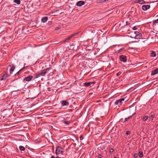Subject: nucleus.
<instances>
[{
    "instance_id": "nucleus-1",
    "label": "nucleus",
    "mask_w": 158,
    "mask_h": 158,
    "mask_svg": "<svg viewBox=\"0 0 158 158\" xmlns=\"http://www.w3.org/2000/svg\"><path fill=\"white\" fill-rule=\"evenodd\" d=\"M129 36L131 38L139 39L142 38V34L138 31H131L129 33Z\"/></svg>"
},
{
    "instance_id": "nucleus-2",
    "label": "nucleus",
    "mask_w": 158,
    "mask_h": 158,
    "mask_svg": "<svg viewBox=\"0 0 158 158\" xmlns=\"http://www.w3.org/2000/svg\"><path fill=\"white\" fill-rule=\"evenodd\" d=\"M52 69L51 68H49L45 69L42 70L39 73L36 74H35V78H37L41 76H45V74L47 73L48 71Z\"/></svg>"
},
{
    "instance_id": "nucleus-3",
    "label": "nucleus",
    "mask_w": 158,
    "mask_h": 158,
    "mask_svg": "<svg viewBox=\"0 0 158 158\" xmlns=\"http://www.w3.org/2000/svg\"><path fill=\"white\" fill-rule=\"evenodd\" d=\"M63 149L60 146L57 147L56 150V154L58 155L60 154H62L63 152Z\"/></svg>"
},
{
    "instance_id": "nucleus-4",
    "label": "nucleus",
    "mask_w": 158,
    "mask_h": 158,
    "mask_svg": "<svg viewBox=\"0 0 158 158\" xmlns=\"http://www.w3.org/2000/svg\"><path fill=\"white\" fill-rule=\"evenodd\" d=\"M120 60L124 62H126L127 61V57L126 56L121 55L119 57Z\"/></svg>"
},
{
    "instance_id": "nucleus-5",
    "label": "nucleus",
    "mask_w": 158,
    "mask_h": 158,
    "mask_svg": "<svg viewBox=\"0 0 158 158\" xmlns=\"http://www.w3.org/2000/svg\"><path fill=\"white\" fill-rule=\"evenodd\" d=\"M9 67H10V74H11L14 70L15 68V65L12 64L11 65H9L7 67V69L9 68Z\"/></svg>"
},
{
    "instance_id": "nucleus-6",
    "label": "nucleus",
    "mask_w": 158,
    "mask_h": 158,
    "mask_svg": "<svg viewBox=\"0 0 158 158\" xmlns=\"http://www.w3.org/2000/svg\"><path fill=\"white\" fill-rule=\"evenodd\" d=\"M60 102L62 106H68L69 105V102L66 100H62Z\"/></svg>"
},
{
    "instance_id": "nucleus-7",
    "label": "nucleus",
    "mask_w": 158,
    "mask_h": 158,
    "mask_svg": "<svg viewBox=\"0 0 158 158\" xmlns=\"http://www.w3.org/2000/svg\"><path fill=\"white\" fill-rule=\"evenodd\" d=\"M33 78V77L31 75H29L27 77H25L24 78L23 80V82L25 81H29L31 80Z\"/></svg>"
},
{
    "instance_id": "nucleus-8",
    "label": "nucleus",
    "mask_w": 158,
    "mask_h": 158,
    "mask_svg": "<svg viewBox=\"0 0 158 158\" xmlns=\"http://www.w3.org/2000/svg\"><path fill=\"white\" fill-rule=\"evenodd\" d=\"M95 83V82H86L84 84V85L86 87L91 86Z\"/></svg>"
},
{
    "instance_id": "nucleus-9",
    "label": "nucleus",
    "mask_w": 158,
    "mask_h": 158,
    "mask_svg": "<svg viewBox=\"0 0 158 158\" xmlns=\"http://www.w3.org/2000/svg\"><path fill=\"white\" fill-rule=\"evenodd\" d=\"M150 6L149 5H144L142 6V9L143 10H146L150 8Z\"/></svg>"
},
{
    "instance_id": "nucleus-10",
    "label": "nucleus",
    "mask_w": 158,
    "mask_h": 158,
    "mask_svg": "<svg viewBox=\"0 0 158 158\" xmlns=\"http://www.w3.org/2000/svg\"><path fill=\"white\" fill-rule=\"evenodd\" d=\"M85 3V2L83 1H79L77 2L76 5L78 6H80L82 5H84Z\"/></svg>"
},
{
    "instance_id": "nucleus-11",
    "label": "nucleus",
    "mask_w": 158,
    "mask_h": 158,
    "mask_svg": "<svg viewBox=\"0 0 158 158\" xmlns=\"http://www.w3.org/2000/svg\"><path fill=\"white\" fill-rule=\"evenodd\" d=\"M158 73V69L157 68L152 72L151 75L152 76H154Z\"/></svg>"
},
{
    "instance_id": "nucleus-12",
    "label": "nucleus",
    "mask_w": 158,
    "mask_h": 158,
    "mask_svg": "<svg viewBox=\"0 0 158 158\" xmlns=\"http://www.w3.org/2000/svg\"><path fill=\"white\" fill-rule=\"evenodd\" d=\"M8 77V75L7 73H6L3 74L2 77L0 79L1 81L4 80L6 79Z\"/></svg>"
},
{
    "instance_id": "nucleus-13",
    "label": "nucleus",
    "mask_w": 158,
    "mask_h": 158,
    "mask_svg": "<svg viewBox=\"0 0 158 158\" xmlns=\"http://www.w3.org/2000/svg\"><path fill=\"white\" fill-rule=\"evenodd\" d=\"M48 18L47 17H43L41 19V21L44 23L46 22L48 20Z\"/></svg>"
},
{
    "instance_id": "nucleus-14",
    "label": "nucleus",
    "mask_w": 158,
    "mask_h": 158,
    "mask_svg": "<svg viewBox=\"0 0 158 158\" xmlns=\"http://www.w3.org/2000/svg\"><path fill=\"white\" fill-rule=\"evenodd\" d=\"M156 56V52L153 51H152L151 53V56L152 57H155Z\"/></svg>"
},
{
    "instance_id": "nucleus-15",
    "label": "nucleus",
    "mask_w": 158,
    "mask_h": 158,
    "mask_svg": "<svg viewBox=\"0 0 158 158\" xmlns=\"http://www.w3.org/2000/svg\"><path fill=\"white\" fill-rule=\"evenodd\" d=\"M132 115L128 117L127 118H125V120L124 121V122H126V121H128L129 119H131L132 118Z\"/></svg>"
},
{
    "instance_id": "nucleus-16",
    "label": "nucleus",
    "mask_w": 158,
    "mask_h": 158,
    "mask_svg": "<svg viewBox=\"0 0 158 158\" xmlns=\"http://www.w3.org/2000/svg\"><path fill=\"white\" fill-rule=\"evenodd\" d=\"M62 122L64 124L67 125H69L71 123L70 121H66L65 120L62 121Z\"/></svg>"
},
{
    "instance_id": "nucleus-17",
    "label": "nucleus",
    "mask_w": 158,
    "mask_h": 158,
    "mask_svg": "<svg viewBox=\"0 0 158 158\" xmlns=\"http://www.w3.org/2000/svg\"><path fill=\"white\" fill-rule=\"evenodd\" d=\"M26 65V64H24V66L18 72L19 73H20L24 69H26V68H27L28 66H25Z\"/></svg>"
},
{
    "instance_id": "nucleus-18",
    "label": "nucleus",
    "mask_w": 158,
    "mask_h": 158,
    "mask_svg": "<svg viewBox=\"0 0 158 158\" xmlns=\"http://www.w3.org/2000/svg\"><path fill=\"white\" fill-rule=\"evenodd\" d=\"M19 149L21 151H24L25 150L24 147L22 146H20L19 147Z\"/></svg>"
},
{
    "instance_id": "nucleus-19",
    "label": "nucleus",
    "mask_w": 158,
    "mask_h": 158,
    "mask_svg": "<svg viewBox=\"0 0 158 158\" xmlns=\"http://www.w3.org/2000/svg\"><path fill=\"white\" fill-rule=\"evenodd\" d=\"M138 155L140 157H142L143 156V153L141 151H140L139 152Z\"/></svg>"
},
{
    "instance_id": "nucleus-20",
    "label": "nucleus",
    "mask_w": 158,
    "mask_h": 158,
    "mask_svg": "<svg viewBox=\"0 0 158 158\" xmlns=\"http://www.w3.org/2000/svg\"><path fill=\"white\" fill-rule=\"evenodd\" d=\"M78 33H79V32H76V33H74L73 34H72L71 35H70L71 36V37L72 38L74 36H77Z\"/></svg>"
},
{
    "instance_id": "nucleus-21",
    "label": "nucleus",
    "mask_w": 158,
    "mask_h": 158,
    "mask_svg": "<svg viewBox=\"0 0 158 158\" xmlns=\"http://www.w3.org/2000/svg\"><path fill=\"white\" fill-rule=\"evenodd\" d=\"M14 2L18 5H19L20 3V0H14Z\"/></svg>"
},
{
    "instance_id": "nucleus-22",
    "label": "nucleus",
    "mask_w": 158,
    "mask_h": 158,
    "mask_svg": "<svg viewBox=\"0 0 158 158\" xmlns=\"http://www.w3.org/2000/svg\"><path fill=\"white\" fill-rule=\"evenodd\" d=\"M148 118V116H146L144 117L143 118V121H145Z\"/></svg>"
},
{
    "instance_id": "nucleus-23",
    "label": "nucleus",
    "mask_w": 158,
    "mask_h": 158,
    "mask_svg": "<svg viewBox=\"0 0 158 158\" xmlns=\"http://www.w3.org/2000/svg\"><path fill=\"white\" fill-rule=\"evenodd\" d=\"M145 3V1L143 0H139V3L141 4H143Z\"/></svg>"
},
{
    "instance_id": "nucleus-24",
    "label": "nucleus",
    "mask_w": 158,
    "mask_h": 158,
    "mask_svg": "<svg viewBox=\"0 0 158 158\" xmlns=\"http://www.w3.org/2000/svg\"><path fill=\"white\" fill-rule=\"evenodd\" d=\"M153 22L154 24L158 23V19L156 20H153Z\"/></svg>"
},
{
    "instance_id": "nucleus-25",
    "label": "nucleus",
    "mask_w": 158,
    "mask_h": 158,
    "mask_svg": "<svg viewBox=\"0 0 158 158\" xmlns=\"http://www.w3.org/2000/svg\"><path fill=\"white\" fill-rule=\"evenodd\" d=\"M119 101H118V100H116L115 103H114V104L116 105H118V103H119Z\"/></svg>"
},
{
    "instance_id": "nucleus-26",
    "label": "nucleus",
    "mask_w": 158,
    "mask_h": 158,
    "mask_svg": "<svg viewBox=\"0 0 158 158\" xmlns=\"http://www.w3.org/2000/svg\"><path fill=\"white\" fill-rule=\"evenodd\" d=\"M138 156V154L137 153H135L134 155V157L135 158L137 157Z\"/></svg>"
},
{
    "instance_id": "nucleus-27",
    "label": "nucleus",
    "mask_w": 158,
    "mask_h": 158,
    "mask_svg": "<svg viewBox=\"0 0 158 158\" xmlns=\"http://www.w3.org/2000/svg\"><path fill=\"white\" fill-rule=\"evenodd\" d=\"M72 37L71 36V35H70L69 36L68 38H66L67 40L69 41V40H70Z\"/></svg>"
},
{
    "instance_id": "nucleus-28",
    "label": "nucleus",
    "mask_w": 158,
    "mask_h": 158,
    "mask_svg": "<svg viewBox=\"0 0 158 158\" xmlns=\"http://www.w3.org/2000/svg\"><path fill=\"white\" fill-rule=\"evenodd\" d=\"M121 72H119L117 73L116 75L117 76H119L121 74Z\"/></svg>"
},
{
    "instance_id": "nucleus-29",
    "label": "nucleus",
    "mask_w": 158,
    "mask_h": 158,
    "mask_svg": "<svg viewBox=\"0 0 158 158\" xmlns=\"http://www.w3.org/2000/svg\"><path fill=\"white\" fill-rule=\"evenodd\" d=\"M114 150L112 148H111L110 150V153L113 152H114Z\"/></svg>"
},
{
    "instance_id": "nucleus-30",
    "label": "nucleus",
    "mask_w": 158,
    "mask_h": 158,
    "mask_svg": "<svg viewBox=\"0 0 158 158\" xmlns=\"http://www.w3.org/2000/svg\"><path fill=\"white\" fill-rule=\"evenodd\" d=\"M130 134V132L129 131H127L126 132V134L127 135H129Z\"/></svg>"
},
{
    "instance_id": "nucleus-31",
    "label": "nucleus",
    "mask_w": 158,
    "mask_h": 158,
    "mask_svg": "<svg viewBox=\"0 0 158 158\" xmlns=\"http://www.w3.org/2000/svg\"><path fill=\"white\" fill-rule=\"evenodd\" d=\"M60 28L59 27H56L55 28L54 30L55 31L58 30L60 29Z\"/></svg>"
},
{
    "instance_id": "nucleus-32",
    "label": "nucleus",
    "mask_w": 158,
    "mask_h": 158,
    "mask_svg": "<svg viewBox=\"0 0 158 158\" xmlns=\"http://www.w3.org/2000/svg\"><path fill=\"white\" fill-rule=\"evenodd\" d=\"M119 122L124 123L125 122H124L123 118H122L119 120Z\"/></svg>"
},
{
    "instance_id": "nucleus-33",
    "label": "nucleus",
    "mask_w": 158,
    "mask_h": 158,
    "mask_svg": "<svg viewBox=\"0 0 158 158\" xmlns=\"http://www.w3.org/2000/svg\"><path fill=\"white\" fill-rule=\"evenodd\" d=\"M132 29L134 30H135L137 29V28L135 26L132 28Z\"/></svg>"
},
{
    "instance_id": "nucleus-34",
    "label": "nucleus",
    "mask_w": 158,
    "mask_h": 158,
    "mask_svg": "<svg viewBox=\"0 0 158 158\" xmlns=\"http://www.w3.org/2000/svg\"><path fill=\"white\" fill-rule=\"evenodd\" d=\"M139 0H136L135 1V3H139Z\"/></svg>"
},
{
    "instance_id": "nucleus-35",
    "label": "nucleus",
    "mask_w": 158,
    "mask_h": 158,
    "mask_svg": "<svg viewBox=\"0 0 158 158\" xmlns=\"http://www.w3.org/2000/svg\"><path fill=\"white\" fill-rule=\"evenodd\" d=\"M98 157L99 158H102V156L101 154H99L98 156Z\"/></svg>"
},
{
    "instance_id": "nucleus-36",
    "label": "nucleus",
    "mask_w": 158,
    "mask_h": 158,
    "mask_svg": "<svg viewBox=\"0 0 158 158\" xmlns=\"http://www.w3.org/2000/svg\"><path fill=\"white\" fill-rule=\"evenodd\" d=\"M119 101V103H120V104L121 105V104L122 103V101H120V99H118Z\"/></svg>"
},
{
    "instance_id": "nucleus-37",
    "label": "nucleus",
    "mask_w": 158,
    "mask_h": 158,
    "mask_svg": "<svg viewBox=\"0 0 158 158\" xmlns=\"http://www.w3.org/2000/svg\"><path fill=\"white\" fill-rule=\"evenodd\" d=\"M120 101H123L124 100V98H122L120 99Z\"/></svg>"
},
{
    "instance_id": "nucleus-38",
    "label": "nucleus",
    "mask_w": 158,
    "mask_h": 158,
    "mask_svg": "<svg viewBox=\"0 0 158 158\" xmlns=\"http://www.w3.org/2000/svg\"><path fill=\"white\" fill-rule=\"evenodd\" d=\"M123 49V48H122L120 49L119 50H118V52H121Z\"/></svg>"
},
{
    "instance_id": "nucleus-39",
    "label": "nucleus",
    "mask_w": 158,
    "mask_h": 158,
    "mask_svg": "<svg viewBox=\"0 0 158 158\" xmlns=\"http://www.w3.org/2000/svg\"><path fill=\"white\" fill-rule=\"evenodd\" d=\"M80 139L81 140H82L83 139V137L82 136H81V135L80 136Z\"/></svg>"
},
{
    "instance_id": "nucleus-40",
    "label": "nucleus",
    "mask_w": 158,
    "mask_h": 158,
    "mask_svg": "<svg viewBox=\"0 0 158 158\" xmlns=\"http://www.w3.org/2000/svg\"><path fill=\"white\" fill-rule=\"evenodd\" d=\"M68 41L66 39L65 40H64V42H68Z\"/></svg>"
},
{
    "instance_id": "nucleus-41",
    "label": "nucleus",
    "mask_w": 158,
    "mask_h": 158,
    "mask_svg": "<svg viewBox=\"0 0 158 158\" xmlns=\"http://www.w3.org/2000/svg\"><path fill=\"white\" fill-rule=\"evenodd\" d=\"M19 73L18 72H17V73H16L15 74V76H18V75H19Z\"/></svg>"
},
{
    "instance_id": "nucleus-42",
    "label": "nucleus",
    "mask_w": 158,
    "mask_h": 158,
    "mask_svg": "<svg viewBox=\"0 0 158 158\" xmlns=\"http://www.w3.org/2000/svg\"><path fill=\"white\" fill-rule=\"evenodd\" d=\"M19 73L18 72H17V73H16L15 74V76H18V75H19Z\"/></svg>"
},
{
    "instance_id": "nucleus-43",
    "label": "nucleus",
    "mask_w": 158,
    "mask_h": 158,
    "mask_svg": "<svg viewBox=\"0 0 158 158\" xmlns=\"http://www.w3.org/2000/svg\"><path fill=\"white\" fill-rule=\"evenodd\" d=\"M155 117V115H152L151 116V118H154Z\"/></svg>"
},
{
    "instance_id": "nucleus-44",
    "label": "nucleus",
    "mask_w": 158,
    "mask_h": 158,
    "mask_svg": "<svg viewBox=\"0 0 158 158\" xmlns=\"http://www.w3.org/2000/svg\"><path fill=\"white\" fill-rule=\"evenodd\" d=\"M51 158H56V157H55L54 156H52L51 157Z\"/></svg>"
},
{
    "instance_id": "nucleus-45",
    "label": "nucleus",
    "mask_w": 158,
    "mask_h": 158,
    "mask_svg": "<svg viewBox=\"0 0 158 158\" xmlns=\"http://www.w3.org/2000/svg\"><path fill=\"white\" fill-rule=\"evenodd\" d=\"M48 23L50 25L52 23V22L51 21H49V22H48Z\"/></svg>"
},
{
    "instance_id": "nucleus-46",
    "label": "nucleus",
    "mask_w": 158,
    "mask_h": 158,
    "mask_svg": "<svg viewBox=\"0 0 158 158\" xmlns=\"http://www.w3.org/2000/svg\"><path fill=\"white\" fill-rule=\"evenodd\" d=\"M56 158H60L59 156H57V157H56Z\"/></svg>"
},
{
    "instance_id": "nucleus-47",
    "label": "nucleus",
    "mask_w": 158,
    "mask_h": 158,
    "mask_svg": "<svg viewBox=\"0 0 158 158\" xmlns=\"http://www.w3.org/2000/svg\"><path fill=\"white\" fill-rule=\"evenodd\" d=\"M113 158H117V157L114 156V157Z\"/></svg>"
},
{
    "instance_id": "nucleus-48",
    "label": "nucleus",
    "mask_w": 158,
    "mask_h": 158,
    "mask_svg": "<svg viewBox=\"0 0 158 158\" xmlns=\"http://www.w3.org/2000/svg\"><path fill=\"white\" fill-rule=\"evenodd\" d=\"M157 126L158 127V124L157 125Z\"/></svg>"
}]
</instances>
